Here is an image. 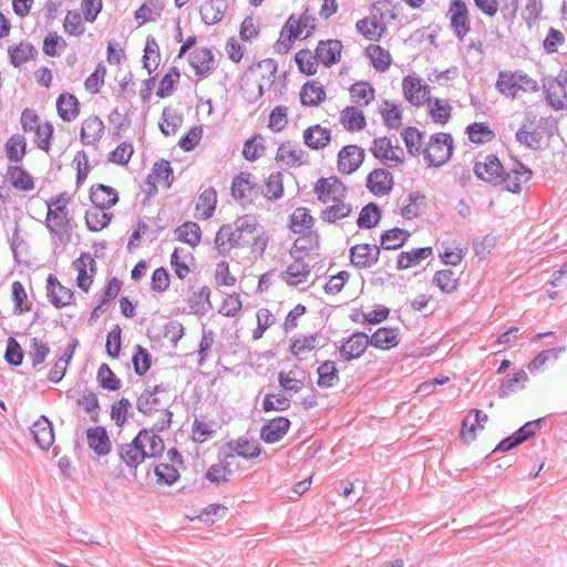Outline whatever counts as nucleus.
Returning a JSON list of instances; mask_svg holds the SVG:
<instances>
[{"label":"nucleus","instance_id":"obj_1","mask_svg":"<svg viewBox=\"0 0 567 567\" xmlns=\"http://www.w3.org/2000/svg\"><path fill=\"white\" fill-rule=\"evenodd\" d=\"M269 238L258 218L244 215L233 224L223 225L215 236V245L220 254L234 248H245L255 257H261L268 247Z\"/></svg>","mask_w":567,"mask_h":567},{"label":"nucleus","instance_id":"obj_2","mask_svg":"<svg viewBox=\"0 0 567 567\" xmlns=\"http://www.w3.org/2000/svg\"><path fill=\"white\" fill-rule=\"evenodd\" d=\"M278 64L266 58L250 64L243 73L239 84L241 100L247 104L259 101L269 91L276 80Z\"/></svg>","mask_w":567,"mask_h":567},{"label":"nucleus","instance_id":"obj_3","mask_svg":"<svg viewBox=\"0 0 567 567\" xmlns=\"http://www.w3.org/2000/svg\"><path fill=\"white\" fill-rule=\"evenodd\" d=\"M172 398L162 385L146 389L137 400V409L147 419L153 431L163 432L169 429L173 413L169 410Z\"/></svg>","mask_w":567,"mask_h":567},{"label":"nucleus","instance_id":"obj_4","mask_svg":"<svg viewBox=\"0 0 567 567\" xmlns=\"http://www.w3.org/2000/svg\"><path fill=\"white\" fill-rule=\"evenodd\" d=\"M398 17V7L390 0H381L371 7L368 17L355 23V30L367 40L378 42L386 34L388 23Z\"/></svg>","mask_w":567,"mask_h":567},{"label":"nucleus","instance_id":"obj_5","mask_svg":"<svg viewBox=\"0 0 567 567\" xmlns=\"http://www.w3.org/2000/svg\"><path fill=\"white\" fill-rule=\"evenodd\" d=\"M317 29L316 18L310 14L307 8L302 13H292L282 25L279 38L274 44V50L278 54H287L293 47L296 40H306L315 33Z\"/></svg>","mask_w":567,"mask_h":567},{"label":"nucleus","instance_id":"obj_6","mask_svg":"<svg viewBox=\"0 0 567 567\" xmlns=\"http://www.w3.org/2000/svg\"><path fill=\"white\" fill-rule=\"evenodd\" d=\"M69 204L70 199L63 195L52 197L47 202L45 226L60 241H68L71 235L72 216Z\"/></svg>","mask_w":567,"mask_h":567},{"label":"nucleus","instance_id":"obj_7","mask_svg":"<svg viewBox=\"0 0 567 567\" xmlns=\"http://www.w3.org/2000/svg\"><path fill=\"white\" fill-rule=\"evenodd\" d=\"M495 87L506 99L516 100L524 93L539 90L538 82L523 71L504 70L498 73Z\"/></svg>","mask_w":567,"mask_h":567},{"label":"nucleus","instance_id":"obj_8","mask_svg":"<svg viewBox=\"0 0 567 567\" xmlns=\"http://www.w3.org/2000/svg\"><path fill=\"white\" fill-rule=\"evenodd\" d=\"M20 124L23 132L33 133V142L37 147L49 154L54 133L52 123L43 121L35 110L24 109L20 116Z\"/></svg>","mask_w":567,"mask_h":567},{"label":"nucleus","instance_id":"obj_9","mask_svg":"<svg viewBox=\"0 0 567 567\" xmlns=\"http://www.w3.org/2000/svg\"><path fill=\"white\" fill-rule=\"evenodd\" d=\"M453 151V136L450 133L437 132L429 137L422 156L429 167H441L450 161Z\"/></svg>","mask_w":567,"mask_h":567},{"label":"nucleus","instance_id":"obj_10","mask_svg":"<svg viewBox=\"0 0 567 567\" xmlns=\"http://www.w3.org/2000/svg\"><path fill=\"white\" fill-rule=\"evenodd\" d=\"M71 269L74 272V284L83 293H89L97 275V264L93 255L89 251H82L78 258L71 262Z\"/></svg>","mask_w":567,"mask_h":567},{"label":"nucleus","instance_id":"obj_11","mask_svg":"<svg viewBox=\"0 0 567 567\" xmlns=\"http://www.w3.org/2000/svg\"><path fill=\"white\" fill-rule=\"evenodd\" d=\"M45 295L55 309L69 308L76 303L75 291L53 274H49L45 279Z\"/></svg>","mask_w":567,"mask_h":567},{"label":"nucleus","instance_id":"obj_12","mask_svg":"<svg viewBox=\"0 0 567 567\" xmlns=\"http://www.w3.org/2000/svg\"><path fill=\"white\" fill-rule=\"evenodd\" d=\"M446 14L453 33L460 41H463L472 30L467 3L464 0H451Z\"/></svg>","mask_w":567,"mask_h":567},{"label":"nucleus","instance_id":"obj_13","mask_svg":"<svg viewBox=\"0 0 567 567\" xmlns=\"http://www.w3.org/2000/svg\"><path fill=\"white\" fill-rule=\"evenodd\" d=\"M475 8L486 18L501 13L506 22H512L518 12V0H473Z\"/></svg>","mask_w":567,"mask_h":567},{"label":"nucleus","instance_id":"obj_14","mask_svg":"<svg viewBox=\"0 0 567 567\" xmlns=\"http://www.w3.org/2000/svg\"><path fill=\"white\" fill-rule=\"evenodd\" d=\"M371 154L390 167H396L404 163V151L399 145H394L389 137H378L373 140L370 147Z\"/></svg>","mask_w":567,"mask_h":567},{"label":"nucleus","instance_id":"obj_15","mask_svg":"<svg viewBox=\"0 0 567 567\" xmlns=\"http://www.w3.org/2000/svg\"><path fill=\"white\" fill-rule=\"evenodd\" d=\"M402 94L415 107L424 106L431 96V87L416 75H405L402 80Z\"/></svg>","mask_w":567,"mask_h":567},{"label":"nucleus","instance_id":"obj_16","mask_svg":"<svg viewBox=\"0 0 567 567\" xmlns=\"http://www.w3.org/2000/svg\"><path fill=\"white\" fill-rule=\"evenodd\" d=\"M316 198L322 205L330 204L331 200L343 194H349L347 185L337 176L320 177L313 185Z\"/></svg>","mask_w":567,"mask_h":567},{"label":"nucleus","instance_id":"obj_17","mask_svg":"<svg viewBox=\"0 0 567 567\" xmlns=\"http://www.w3.org/2000/svg\"><path fill=\"white\" fill-rule=\"evenodd\" d=\"M364 150L355 144H348L340 148L337 155V169L341 175H351L357 172L364 161Z\"/></svg>","mask_w":567,"mask_h":567},{"label":"nucleus","instance_id":"obj_18","mask_svg":"<svg viewBox=\"0 0 567 567\" xmlns=\"http://www.w3.org/2000/svg\"><path fill=\"white\" fill-rule=\"evenodd\" d=\"M275 159L286 167H300L309 163L307 152L292 141H284L279 144Z\"/></svg>","mask_w":567,"mask_h":567},{"label":"nucleus","instance_id":"obj_19","mask_svg":"<svg viewBox=\"0 0 567 567\" xmlns=\"http://www.w3.org/2000/svg\"><path fill=\"white\" fill-rule=\"evenodd\" d=\"M218 194L215 187H202L194 199V217L197 220L210 219L217 208Z\"/></svg>","mask_w":567,"mask_h":567},{"label":"nucleus","instance_id":"obj_20","mask_svg":"<svg viewBox=\"0 0 567 567\" xmlns=\"http://www.w3.org/2000/svg\"><path fill=\"white\" fill-rule=\"evenodd\" d=\"M4 179L12 189L19 193H31L35 189V177L18 164L7 167Z\"/></svg>","mask_w":567,"mask_h":567},{"label":"nucleus","instance_id":"obj_21","mask_svg":"<svg viewBox=\"0 0 567 567\" xmlns=\"http://www.w3.org/2000/svg\"><path fill=\"white\" fill-rule=\"evenodd\" d=\"M349 194H343L324 204V208L320 212V219L324 223L336 224L342 219L350 217L353 214V206L349 202Z\"/></svg>","mask_w":567,"mask_h":567},{"label":"nucleus","instance_id":"obj_22","mask_svg":"<svg viewBox=\"0 0 567 567\" xmlns=\"http://www.w3.org/2000/svg\"><path fill=\"white\" fill-rule=\"evenodd\" d=\"M473 171L480 179L497 184L502 178L503 165L495 155L488 154L475 162Z\"/></svg>","mask_w":567,"mask_h":567},{"label":"nucleus","instance_id":"obj_23","mask_svg":"<svg viewBox=\"0 0 567 567\" xmlns=\"http://www.w3.org/2000/svg\"><path fill=\"white\" fill-rule=\"evenodd\" d=\"M370 346L369 336L364 332H354L339 347V355L343 361L361 358Z\"/></svg>","mask_w":567,"mask_h":567},{"label":"nucleus","instance_id":"obj_24","mask_svg":"<svg viewBox=\"0 0 567 567\" xmlns=\"http://www.w3.org/2000/svg\"><path fill=\"white\" fill-rule=\"evenodd\" d=\"M488 416L483 411L473 409L468 411L462 422L460 436L466 444L473 443L477 439L478 432L484 430Z\"/></svg>","mask_w":567,"mask_h":567},{"label":"nucleus","instance_id":"obj_25","mask_svg":"<svg viewBox=\"0 0 567 567\" xmlns=\"http://www.w3.org/2000/svg\"><path fill=\"white\" fill-rule=\"evenodd\" d=\"M289 249L290 258L306 259L313 255H318L320 249V236L316 231L300 234Z\"/></svg>","mask_w":567,"mask_h":567},{"label":"nucleus","instance_id":"obj_26","mask_svg":"<svg viewBox=\"0 0 567 567\" xmlns=\"http://www.w3.org/2000/svg\"><path fill=\"white\" fill-rule=\"evenodd\" d=\"M380 257V247L372 244H357L350 249L351 264L359 269L374 266Z\"/></svg>","mask_w":567,"mask_h":567},{"label":"nucleus","instance_id":"obj_27","mask_svg":"<svg viewBox=\"0 0 567 567\" xmlns=\"http://www.w3.org/2000/svg\"><path fill=\"white\" fill-rule=\"evenodd\" d=\"M365 186L372 195L385 196L391 193L394 178L388 169L375 168L368 174Z\"/></svg>","mask_w":567,"mask_h":567},{"label":"nucleus","instance_id":"obj_28","mask_svg":"<svg viewBox=\"0 0 567 567\" xmlns=\"http://www.w3.org/2000/svg\"><path fill=\"white\" fill-rule=\"evenodd\" d=\"M303 144L311 151H322L332 141V131L320 124H313L302 131Z\"/></svg>","mask_w":567,"mask_h":567},{"label":"nucleus","instance_id":"obj_29","mask_svg":"<svg viewBox=\"0 0 567 567\" xmlns=\"http://www.w3.org/2000/svg\"><path fill=\"white\" fill-rule=\"evenodd\" d=\"M89 199L95 207L111 210L120 202V195L114 187L96 183L90 187Z\"/></svg>","mask_w":567,"mask_h":567},{"label":"nucleus","instance_id":"obj_30","mask_svg":"<svg viewBox=\"0 0 567 567\" xmlns=\"http://www.w3.org/2000/svg\"><path fill=\"white\" fill-rule=\"evenodd\" d=\"M167 458H168V462H165V461L161 462L155 467V475L157 477L158 483L172 485L179 477L178 467L182 465L183 462H182V456L174 449H172L167 452Z\"/></svg>","mask_w":567,"mask_h":567},{"label":"nucleus","instance_id":"obj_31","mask_svg":"<svg viewBox=\"0 0 567 567\" xmlns=\"http://www.w3.org/2000/svg\"><path fill=\"white\" fill-rule=\"evenodd\" d=\"M424 106L432 123L439 126H445L450 123L453 114V106L450 101L430 96Z\"/></svg>","mask_w":567,"mask_h":567},{"label":"nucleus","instance_id":"obj_32","mask_svg":"<svg viewBox=\"0 0 567 567\" xmlns=\"http://www.w3.org/2000/svg\"><path fill=\"white\" fill-rule=\"evenodd\" d=\"M426 207V197L421 193H410L398 202L400 216L405 220L420 217Z\"/></svg>","mask_w":567,"mask_h":567},{"label":"nucleus","instance_id":"obj_33","mask_svg":"<svg viewBox=\"0 0 567 567\" xmlns=\"http://www.w3.org/2000/svg\"><path fill=\"white\" fill-rule=\"evenodd\" d=\"M188 61L198 76H208L215 70V55L207 47L194 49L189 54Z\"/></svg>","mask_w":567,"mask_h":567},{"label":"nucleus","instance_id":"obj_34","mask_svg":"<svg viewBox=\"0 0 567 567\" xmlns=\"http://www.w3.org/2000/svg\"><path fill=\"white\" fill-rule=\"evenodd\" d=\"M532 177V171L522 163H516L506 174H502L499 183L512 193H520Z\"/></svg>","mask_w":567,"mask_h":567},{"label":"nucleus","instance_id":"obj_35","mask_svg":"<svg viewBox=\"0 0 567 567\" xmlns=\"http://www.w3.org/2000/svg\"><path fill=\"white\" fill-rule=\"evenodd\" d=\"M339 123L349 133L361 132L368 125L364 112L353 104L347 105L340 111Z\"/></svg>","mask_w":567,"mask_h":567},{"label":"nucleus","instance_id":"obj_36","mask_svg":"<svg viewBox=\"0 0 567 567\" xmlns=\"http://www.w3.org/2000/svg\"><path fill=\"white\" fill-rule=\"evenodd\" d=\"M285 271L281 275L282 280L289 286H299L306 284L311 275L310 266L301 258H290Z\"/></svg>","mask_w":567,"mask_h":567},{"label":"nucleus","instance_id":"obj_37","mask_svg":"<svg viewBox=\"0 0 567 567\" xmlns=\"http://www.w3.org/2000/svg\"><path fill=\"white\" fill-rule=\"evenodd\" d=\"M105 126L97 115H89L81 123L80 138L84 145L94 146L104 135Z\"/></svg>","mask_w":567,"mask_h":567},{"label":"nucleus","instance_id":"obj_38","mask_svg":"<svg viewBox=\"0 0 567 567\" xmlns=\"http://www.w3.org/2000/svg\"><path fill=\"white\" fill-rule=\"evenodd\" d=\"M86 23H91L80 10L70 9L62 20L63 32L70 38H81L86 32Z\"/></svg>","mask_w":567,"mask_h":567},{"label":"nucleus","instance_id":"obj_39","mask_svg":"<svg viewBox=\"0 0 567 567\" xmlns=\"http://www.w3.org/2000/svg\"><path fill=\"white\" fill-rule=\"evenodd\" d=\"M343 45L339 40H321L316 47L317 56L324 66H332L340 62Z\"/></svg>","mask_w":567,"mask_h":567},{"label":"nucleus","instance_id":"obj_40","mask_svg":"<svg viewBox=\"0 0 567 567\" xmlns=\"http://www.w3.org/2000/svg\"><path fill=\"white\" fill-rule=\"evenodd\" d=\"M364 55L372 68L378 72H386L393 63L391 52L378 43L368 44L364 48Z\"/></svg>","mask_w":567,"mask_h":567},{"label":"nucleus","instance_id":"obj_41","mask_svg":"<svg viewBox=\"0 0 567 567\" xmlns=\"http://www.w3.org/2000/svg\"><path fill=\"white\" fill-rule=\"evenodd\" d=\"M290 421L286 416H277L264 424L260 429V439L266 443L280 441L288 432Z\"/></svg>","mask_w":567,"mask_h":567},{"label":"nucleus","instance_id":"obj_42","mask_svg":"<svg viewBox=\"0 0 567 567\" xmlns=\"http://www.w3.org/2000/svg\"><path fill=\"white\" fill-rule=\"evenodd\" d=\"M174 181L171 163L166 159H159L154 163L151 173L146 177V182L153 188L162 186L169 188Z\"/></svg>","mask_w":567,"mask_h":567},{"label":"nucleus","instance_id":"obj_43","mask_svg":"<svg viewBox=\"0 0 567 567\" xmlns=\"http://www.w3.org/2000/svg\"><path fill=\"white\" fill-rule=\"evenodd\" d=\"M257 189V182L250 172H240L233 178L230 192L235 199L251 197Z\"/></svg>","mask_w":567,"mask_h":567},{"label":"nucleus","instance_id":"obj_44","mask_svg":"<svg viewBox=\"0 0 567 567\" xmlns=\"http://www.w3.org/2000/svg\"><path fill=\"white\" fill-rule=\"evenodd\" d=\"M516 140L527 148L538 150L544 141V128L533 122H525L517 131Z\"/></svg>","mask_w":567,"mask_h":567},{"label":"nucleus","instance_id":"obj_45","mask_svg":"<svg viewBox=\"0 0 567 567\" xmlns=\"http://www.w3.org/2000/svg\"><path fill=\"white\" fill-rule=\"evenodd\" d=\"M113 218L114 214L110 209H102L92 204L84 215L85 225L87 229L93 233H99L107 228Z\"/></svg>","mask_w":567,"mask_h":567},{"label":"nucleus","instance_id":"obj_46","mask_svg":"<svg viewBox=\"0 0 567 567\" xmlns=\"http://www.w3.org/2000/svg\"><path fill=\"white\" fill-rule=\"evenodd\" d=\"M300 103L303 106H318L327 99L324 86L317 80L306 82L299 92Z\"/></svg>","mask_w":567,"mask_h":567},{"label":"nucleus","instance_id":"obj_47","mask_svg":"<svg viewBox=\"0 0 567 567\" xmlns=\"http://www.w3.org/2000/svg\"><path fill=\"white\" fill-rule=\"evenodd\" d=\"M349 97L353 105L369 106L375 99V89L368 81H357L349 87Z\"/></svg>","mask_w":567,"mask_h":567},{"label":"nucleus","instance_id":"obj_48","mask_svg":"<svg viewBox=\"0 0 567 567\" xmlns=\"http://www.w3.org/2000/svg\"><path fill=\"white\" fill-rule=\"evenodd\" d=\"M379 113L384 126L389 130L399 128L402 125V103L396 100H383L379 106Z\"/></svg>","mask_w":567,"mask_h":567},{"label":"nucleus","instance_id":"obj_49","mask_svg":"<svg viewBox=\"0 0 567 567\" xmlns=\"http://www.w3.org/2000/svg\"><path fill=\"white\" fill-rule=\"evenodd\" d=\"M316 218L307 207H297L288 218V228L295 234L312 231Z\"/></svg>","mask_w":567,"mask_h":567},{"label":"nucleus","instance_id":"obj_50","mask_svg":"<svg viewBox=\"0 0 567 567\" xmlns=\"http://www.w3.org/2000/svg\"><path fill=\"white\" fill-rule=\"evenodd\" d=\"M370 344L380 350H391L401 340L399 328L381 327L369 338Z\"/></svg>","mask_w":567,"mask_h":567},{"label":"nucleus","instance_id":"obj_51","mask_svg":"<svg viewBox=\"0 0 567 567\" xmlns=\"http://www.w3.org/2000/svg\"><path fill=\"white\" fill-rule=\"evenodd\" d=\"M432 255V247L413 248L411 250L402 251L396 257V268L399 270H406L416 267Z\"/></svg>","mask_w":567,"mask_h":567},{"label":"nucleus","instance_id":"obj_52","mask_svg":"<svg viewBox=\"0 0 567 567\" xmlns=\"http://www.w3.org/2000/svg\"><path fill=\"white\" fill-rule=\"evenodd\" d=\"M28 141L23 134L14 133L4 143L6 158L11 164H19L27 155Z\"/></svg>","mask_w":567,"mask_h":567},{"label":"nucleus","instance_id":"obj_53","mask_svg":"<svg viewBox=\"0 0 567 567\" xmlns=\"http://www.w3.org/2000/svg\"><path fill=\"white\" fill-rule=\"evenodd\" d=\"M228 449L230 453L227 455V460L234 456L252 460L258 457L261 453L260 445L256 441L246 437H240L237 441L228 443Z\"/></svg>","mask_w":567,"mask_h":567},{"label":"nucleus","instance_id":"obj_54","mask_svg":"<svg viewBox=\"0 0 567 567\" xmlns=\"http://www.w3.org/2000/svg\"><path fill=\"white\" fill-rule=\"evenodd\" d=\"M465 133L471 143L476 145H485L492 143L496 133L487 122H474L466 126Z\"/></svg>","mask_w":567,"mask_h":567},{"label":"nucleus","instance_id":"obj_55","mask_svg":"<svg viewBox=\"0 0 567 567\" xmlns=\"http://www.w3.org/2000/svg\"><path fill=\"white\" fill-rule=\"evenodd\" d=\"M152 427L140 431L136 435L137 443L143 447L147 457H157L164 452V441Z\"/></svg>","mask_w":567,"mask_h":567},{"label":"nucleus","instance_id":"obj_56","mask_svg":"<svg viewBox=\"0 0 567 567\" xmlns=\"http://www.w3.org/2000/svg\"><path fill=\"white\" fill-rule=\"evenodd\" d=\"M227 9V0H205L199 8V13L202 20L212 25L221 21Z\"/></svg>","mask_w":567,"mask_h":567},{"label":"nucleus","instance_id":"obj_57","mask_svg":"<svg viewBox=\"0 0 567 567\" xmlns=\"http://www.w3.org/2000/svg\"><path fill=\"white\" fill-rule=\"evenodd\" d=\"M31 433L35 443L42 450H48L54 442L52 423L45 416H40L32 424Z\"/></svg>","mask_w":567,"mask_h":567},{"label":"nucleus","instance_id":"obj_58","mask_svg":"<svg viewBox=\"0 0 567 567\" xmlns=\"http://www.w3.org/2000/svg\"><path fill=\"white\" fill-rule=\"evenodd\" d=\"M80 102L71 93H61L56 99V112L64 122H73L80 114Z\"/></svg>","mask_w":567,"mask_h":567},{"label":"nucleus","instance_id":"obj_59","mask_svg":"<svg viewBox=\"0 0 567 567\" xmlns=\"http://www.w3.org/2000/svg\"><path fill=\"white\" fill-rule=\"evenodd\" d=\"M318 346V338L316 334H299L291 339L289 351L291 355L299 360L306 359Z\"/></svg>","mask_w":567,"mask_h":567},{"label":"nucleus","instance_id":"obj_60","mask_svg":"<svg viewBox=\"0 0 567 567\" xmlns=\"http://www.w3.org/2000/svg\"><path fill=\"white\" fill-rule=\"evenodd\" d=\"M187 305L193 313L203 315L210 308V289L207 286L192 287Z\"/></svg>","mask_w":567,"mask_h":567},{"label":"nucleus","instance_id":"obj_61","mask_svg":"<svg viewBox=\"0 0 567 567\" xmlns=\"http://www.w3.org/2000/svg\"><path fill=\"white\" fill-rule=\"evenodd\" d=\"M411 233L400 227L384 230L380 236V248L396 250L403 247L410 239Z\"/></svg>","mask_w":567,"mask_h":567},{"label":"nucleus","instance_id":"obj_62","mask_svg":"<svg viewBox=\"0 0 567 567\" xmlns=\"http://www.w3.org/2000/svg\"><path fill=\"white\" fill-rule=\"evenodd\" d=\"M86 440L89 446L97 455H106L111 451V441L106 430L103 426L90 427L86 431Z\"/></svg>","mask_w":567,"mask_h":567},{"label":"nucleus","instance_id":"obj_63","mask_svg":"<svg viewBox=\"0 0 567 567\" xmlns=\"http://www.w3.org/2000/svg\"><path fill=\"white\" fill-rule=\"evenodd\" d=\"M278 382L285 392L290 395L296 394L305 388L303 372L299 369L280 371L278 374Z\"/></svg>","mask_w":567,"mask_h":567},{"label":"nucleus","instance_id":"obj_64","mask_svg":"<svg viewBox=\"0 0 567 567\" xmlns=\"http://www.w3.org/2000/svg\"><path fill=\"white\" fill-rule=\"evenodd\" d=\"M37 51L29 41H20L8 47V55L12 65L20 66L32 60Z\"/></svg>","mask_w":567,"mask_h":567}]
</instances>
